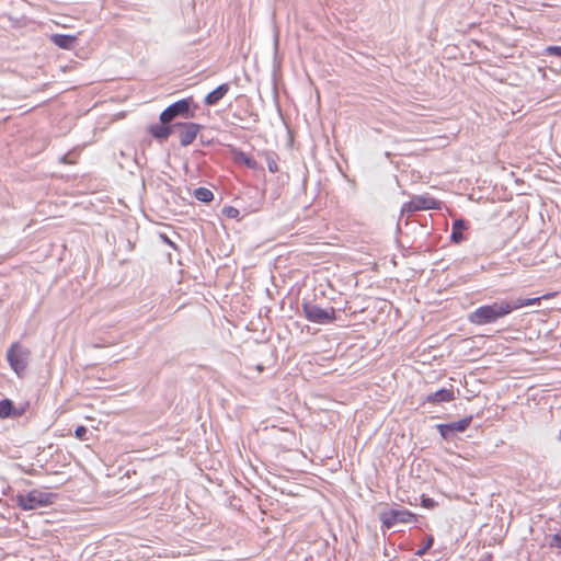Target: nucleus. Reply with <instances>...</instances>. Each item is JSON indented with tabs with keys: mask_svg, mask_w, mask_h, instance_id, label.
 Returning a JSON list of instances; mask_svg holds the SVG:
<instances>
[{
	"mask_svg": "<svg viewBox=\"0 0 561 561\" xmlns=\"http://www.w3.org/2000/svg\"><path fill=\"white\" fill-rule=\"evenodd\" d=\"M550 547L561 548V535L560 534H556L551 537Z\"/></svg>",
	"mask_w": 561,
	"mask_h": 561,
	"instance_id": "5701e85b",
	"label": "nucleus"
},
{
	"mask_svg": "<svg viewBox=\"0 0 561 561\" xmlns=\"http://www.w3.org/2000/svg\"><path fill=\"white\" fill-rule=\"evenodd\" d=\"M224 214L228 216L229 218H237L239 216V210L234 207H225Z\"/></svg>",
	"mask_w": 561,
	"mask_h": 561,
	"instance_id": "4be33fe9",
	"label": "nucleus"
},
{
	"mask_svg": "<svg viewBox=\"0 0 561 561\" xmlns=\"http://www.w3.org/2000/svg\"><path fill=\"white\" fill-rule=\"evenodd\" d=\"M55 495L41 490H32L16 496L18 505L24 511L37 510L53 504Z\"/></svg>",
	"mask_w": 561,
	"mask_h": 561,
	"instance_id": "7ed1b4c3",
	"label": "nucleus"
},
{
	"mask_svg": "<svg viewBox=\"0 0 561 561\" xmlns=\"http://www.w3.org/2000/svg\"><path fill=\"white\" fill-rule=\"evenodd\" d=\"M266 163H267V168H268L270 172H272V173L278 172V164L276 161L275 153H271V152L266 153Z\"/></svg>",
	"mask_w": 561,
	"mask_h": 561,
	"instance_id": "a211bd4d",
	"label": "nucleus"
},
{
	"mask_svg": "<svg viewBox=\"0 0 561 561\" xmlns=\"http://www.w3.org/2000/svg\"><path fill=\"white\" fill-rule=\"evenodd\" d=\"M468 228V222L463 219H457L453 222L450 239L455 243L465 240L463 230Z\"/></svg>",
	"mask_w": 561,
	"mask_h": 561,
	"instance_id": "4468645a",
	"label": "nucleus"
},
{
	"mask_svg": "<svg viewBox=\"0 0 561 561\" xmlns=\"http://www.w3.org/2000/svg\"><path fill=\"white\" fill-rule=\"evenodd\" d=\"M382 527L390 529L398 524H408L415 520V515L405 508H393L379 514Z\"/></svg>",
	"mask_w": 561,
	"mask_h": 561,
	"instance_id": "39448f33",
	"label": "nucleus"
},
{
	"mask_svg": "<svg viewBox=\"0 0 561 561\" xmlns=\"http://www.w3.org/2000/svg\"><path fill=\"white\" fill-rule=\"evenodd\" d=\"M545 55L561 57V46H548V47H546Z\"/></svg>",
	"mask_w": 561,
	"mask_h": 561,
	"instance_id": "aec40b11",
	"label": "nucleus"
},
{
	"mask_svg": "<svg viewBox=\"0 0 561 561\" xmlns=\"http://www.w3.org/2000/svg\"><path fill=\"white\" fill-rule=\"evenodd\" d=\"M174 129H179V140L181 146L187 147L190 146L195 139L197 134L203 128L202 125L197 123H175L173 124Z\"/></svg>",
	"mask_w": 561,
	"mask_h": 561,
	"instance_id": "0eeeda50",
	"label": "nucleus"
},
{
	"mask_svg": "<svg viewBox=\"0 0 561 561\" xmlns=\"http://www.w3.org/2000/svg\"><path fill=\"white\" fill-rule=\"evenodd\" d=\"M234 159L238 163L244 164L247 168L251 170H257L260 168L257 161H255L253 158H251L243 151H238L234 156Z\"/></svg>",
	"mask_w": 561,
	"mask_h": 561,
	"instance_id": "dca6fc26",
	"label": "nucleus"
},
{
	"mask_svg": "<svg viewBox=\"0 0 561 561\" xmlns=\"http://www.w3.org/2000/svg\"><path fill=\"white\" fill-rule=\"evenodd\" d=\"M433 543H434V538L432 536H428L427 539H426V542L423 543V547L420 548L415 552V554L419 556V557L424 556L427 552V550L432 548Z\"/></svg>",
	"mask_w": 561,
	"mask_h": 561,
	"instance_id": "6ab92c4d",
	"label": "nucleus"
},
{
	"mask_svg": "<svg viewBox=\"0 0 561 561\" xmlns=\"http://www.w3.org/2000/svg\"><path fill=\"white\" fill-rule=\"evenodd\" d=\"M436 505L434 499L422 496V506L425 508H433Z\"/></svg>",
	"mask_w": 561,
	"mask_h": 561,
	"instance_id": "b1692460",
	"label": "nucleus"
},
{
	"mask_svg": "<svg viewBox=\"0 0 561 561\" xmlns=\"http://www.w3.org/2000/svg\"><path fill=\"white\" fill-rule=\"evenodd\" d=\"M161 238L165 243L170 244L171 247H174V243L165 234H161Z\"/></svg>",
	"mask_w": 561,
	"mask_h": 561,
	"instance_id": "393cba45",
	"label": "nucleus"
},
{
	"mask_svg": "<svg viewBox=\"0 0 561 561\" xmlns=\"http://www.w3.org/2000/svg\"><path fill=\"white\" fill-rule=\"evenodd\" d=\"M438 202L428 195H417L402 206V213H414L417 210L436 209Z\"/></svg>",
	"mask_w": 561,
	"mask_h": 561,
	"instance_id": "6e6552de",
	"label": "nucleus"
},
{
	"mask_svg": "<svg viewBox=\"0 0 561 561\" xmlns=\"http://www.w3.org/2000/svg\"><path fill=\"white\" fill-rule=\"evenodd\" d=\"M229 89L230 87L228 83L218 85L215 90L205 96V104L208 106L216 105L228 93Z\"/></svg>",
	"mask_w": 561,
	"mask_h": 561,
	"instance_id": "9b49d317",
	"label": "nucleus"
},
{
	"mask_svg": "<svg viewBox=\"0 0 561 561\" xmlns=\"http://www.w3.org/2000/svg\"><path fill=\"white\" fill-rule=\"evenodd\" d=\"M301 310L304 317L312 323L325 325L336 320V310L333 307L324 309L310 300H302Z\"/></svg>",
	"mask_w": 561,
	"mask_h": 561,
	"instance_id": "f03ea898",
	"label": "nucleus"
},
{
	"mask_svg": "<svg viewBox=\"0 0 561 561\" xmlns=\"http://www.w3.org/2000/svg\"><path fill=\"white\" fill-rule=\"evenodd\" d=\"M455 399L454 390L453 388H442L435 392L428 393L425 397V402L428 403H443V402H450Z\"/></svg>",
	"mask_w": 561,
	"mask_h": 561,
	"instance_id": "9d476101",
	"label": "nucleus"
},
{
	"mask_svg": "<svg viewBox=\"0 0 561 561\" xmlns=\"http://www.w3.org/2000/svg\"><path fill=\"white\" fill-rule=\"evenodd\" d=\"M21 412L15 411L11 400L3 399L0 401V417L19 416Z\"/></svg>",
	"mask_w": 561,
	"mask_h": 561,
	"instance_id": "2eb2a0df",
	"label": "nucleus"
},
{
	"mask_svg": "<svg viewBox=\"0 0 561 561\" xmlns=\"http://www.w3.org/2000/svg\"><path fill=\"white\" fill-rule=\"evenodd\" d=\"M194 197L203 203H209L214 199V194L206 187H198L194 191Z\"/></svg>",
	"mask_w": 561,
	"mask_h": 561,
	"instance_id": "f3484780",
	"label": "nucleus"
},
{
	"mask_svg": "<svg viewBox=\"0 0 561 561\" xmlns=\"http://www.w3.org/2000/svg\"><path fill=\"white\" fill-rule=\"evenodd\" d=\"M51 42L62 49H72L77 42V37L67 34H53L50 36Z\"/></svg>",
	"mask_w": 561,
	"mask_h": 561,
	"instance_id": "f8f14e48",
	"label": "nucleus"
},
{
	"mask_svg": "<svg viewBox=\"0 0 561 561\" xmlns=\"http://www.w3.org/2000/svg\"><path fill=\"white\" fill-rule=\"evenodd\" d=\"M88 430L85 426L83 425H80L76 428L75 431V436L80 439V440H84L85 439V434H87Z\"/></svg>",
	"mask_w": 561,
	"mask_h": 561,
	"instance_id": "412c9836",
	"label": "nucleus"
},
{
	"mask_svg": "<svg viewBox=\"0 0 561 561\" xmlns=\"http://www.w3.org/2000/svg\"><path fill=\"white\" fill-rule=\"evenodd\" d=\"M173 130H174L173 125L168 126V124H163V123L152 125L149 128V133L151 134V136L159 140L167 139L173 133Z\"/></svg>",
	"mask_w": 561,
	"mask_h": 561,
	"instance_id": "ddd939ff",
	"label": "nucleus"
},
{
	"mask_svg": "<svg viewBox=\"0 0 561 561\" xmlns=\"http://www.w3.org/2000/svg\"><path fill=\"white\" fill-rule=\"evenodd\" d=\"M192 101V98H187L172 103L160 114V122L163 124H169L176 116H183L184 118H193L194 112L190 111Z\"/></svg>",
	"mask_w": 561,
	"mask_h": 561,
	"instance_id": "20e7f679",
	"label": "nucleus"
},
{
	"mask_svg": "<svg viewBox=\"0 0 561 561\" xmlns=\"http://www.w3.org/2000/svg\"><path fill=\"white\" fill-rule=\"evenodd\" d=\"M472 416H466L459 421L446 424H438L437 430L443 438L449 439L455 433L465 432L471 424Z\"/></svg>",
	"mask_w": 561,
	"mask_h": 561,
	"instance_id": "1a4fd4ad",
	"label": "nucleus"
},
{
	"mask_svg": "<svg viewBox=\"0 0 561 561\" xmlns=\"http://www.w3.org/2000/svg\"><path fill=\"white\" fill-rule=\"evenodd\" d=\"M28 356L30 351L20 343H13L7 352V359L18 375L27 367Z\"/></svg>",
	"mask_w": 561,
	"mask_h": 561,
	"instance_id": "423d86ee",
	"label": "nucleus"
},
{
	"mask_svg": "<svg viewBox=\"0 0 561 561\" xmlns=\"http://www.w3.org/2000/svg\"><path fill=\"white\" fill-rule=\"evenodd\" d=\"M539 297L536 298H518L515 300H501L490 305H483L470 312L468 320L474 325H486L495 323L497 320L508 316L514 310L523 307L538 304Z\"/></svg>",
	"mask_w": 561,
	"mask_h": 561,
	"instance_id": "f257e3e1",
	"label": "nucleus"
}]
</instances>
